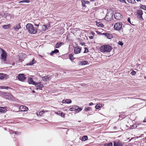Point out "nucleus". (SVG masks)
Instances as JSON below:
<instances>
[{
	"label": "nucleus",
	"mask_w": 146,
	"mask_h": 146,
	"mask_svg": "<svg viewBox=\"0 0 146 146\" xmlns=\"http://www.w3.org/2000/svg\"><path fill=\"white\" fill-rule=\"evenodd\" d=\"M26 27L28 32L31 34H35L37 32V29L34 28L33 25L31 23H28Z\"/></svg>",
	"instance_id": "1"
},
{
	"label": "nucleus",
	"mask_w": 146,
	"mask_h": 146,
	"mask_svg": "<svg viewBox=\"0 0 146 146\" xmlns=\"http://www.w3.org/2000/svg\"><path fill=\"white\" fill-rule=\"evenodd\" d=\"M112 49L111 47L108 44L102 45L100 48V51L103 53L110 52Z\"/></svg>",
	"instance_id": "2"
},
{
	"label": "nucleus",
	"mask_w": 146,
	"mask_h": 146,
	"mask_svg": "<svg viewBox=\"0 0 146 146\" xmlns=\"http://www.w3.org/2000/svg\"><path fill=\"white\" fill-rule=\"evenodd\" d=\"M0 51H2L1 58V60L4 62H5L7 60V52L3 49L1 48H0Z\"/></svg>",
	"instance_id": "3"
},
{
	"label": "nucleus",
	"mask_w": 146,
	"mask_h": 146,
	"mask_svg": "<svg viewBox=\"0 0 146 146\" xmlns=\"http://www.w3.org/2000/svg\"><path fill=\"white\" fill-rule=\"evenodd\" d=\"M122 24L121 23H115L114 26L115 30L117 31L120 30L122 28Z\"/></svg>",
	"instance_id": "4"
},
{
	"label": "nucleus",
	"mask_w": 146,
	"mask_h": 146,
	"mask_svg": "<svg viewBox=\"0 0 146 146\" xmlns=\"http://www.w3.org/2000/svg\"><path fill=\"white\" fill-rule=\"evenodd\" d=\"M137 17L141 21L143 20L142 15L143 14L142 11L141 10H138L137 12Z\"/></svg>",
	"instance_id": "5"
},
{
	"label": "nucleus",
	"mask_w": 146,
	"mask_h": 146,
	"mask_svg": "<svg viewBox=\"0 0 146 146\" xmlns=\"http://www.w3.org/2000/svg\"><path fill=\"white\" fill-rule=\"evenodd\" d=\"M25 76L26 75L23 74H19L18 75V79L21 82H24L26 79Z\"/></svg>",
	"instance_id": "6"
},
{
	"label": "nucleus",
	"mask_w": 146,
	"mask_h": 146,
	"mask_svg": "<svg viewBox=\"0 0 146 146\" xmlns=\"http://www.w3.org/2000/svg\"><path fill=\"white\" fill-rule=\"evenodd\" d=\"M113 18V14L110 13H107L105 18V19L106 21H111Z\"/></svg>",
	"instance_id": "7"
},
{
	"label": "nucleus",
	"mask_w": 146,
	"mask_h": 146,
	"mask_svg": "<svg viewBox=\"0 0 146 146\" xmlns=\"http://www.w3.org/2000/svg\"><path fill=\"white\" fill-rule=\"evenodd\" d=\"M81 50V48H79L78 46H76L74 48V52L75 54H78L80 53Z\"/></svg>",
	"instance_id": "8"
},
{
	"label": "nucleus",
	"mask_w": 146,
	"mask_h": 146,
	"mask_svg": "<svg viewBox=\"0 0 146 146\" xmlns=\"http://www.w3.org/2000/svg\"><path fill=\"white\" fill-rule=\"evenodd\" d=\"M36 87V89H40L42 90V88L43 87V84H41V82H39L38 83H35L34 85Z\"/></svg>",
	"instance_id": "9"
},
{
	"label": "nucleus",
	"mask_w": 146,
	"mask_h": 146,
	"mask_svg": "<svg viewBox=\"0 0 146 146\" xmlns=\"http://www.w3.org/2000/svg\"><path fill=\"white\" fill-rule=\"evenodd\" d=\"M114 17L115 19L119 20L122 17V15L119 13H115L114 14Z\"/></svg>",
	"instance_id": "10"
},
{
	"label": "nucleus",
	"mask_w": 146,
	"mask_h": 146,
	"mask_svg": "<svg viewBox=\"0 0 146 146\" xmlns=\"http://www.w3.org/2000/svg\"><path fill=\"white\" fill-rule=\"evenodd\" d=\"M41 29L43 31H45L47 29L48 26L44 24V23H42L40 25Z\"/></svg>",
	"instance_id": "11"
},
{
	"label": "nucleus",
	"mask_w": 146,
	"mask_h": 146,
	"mask_svg": "<svg viewBox=\"0 0 146 146\" xmlns=\"http://www.w3.org/2000/svg\"><path fill=\"white\" fill-rule=\"evenodd\" d=\"M113 146H123V144L120 141H113Z\"/></svg>",
	"instance_id": "12"
},
{
	"label": "nucleus",
	"mask_w": 146,
	"mask_h": 146,
	"mask_svg": "<svg viewBox=\"0 0 146 146\" xmlns=\"http://www.w3.org/2000/svg\"><path fill=\"white\" fill-rule=\"evenodd\" d=\"M52 78V76L47 75L44 76L42 77V80L44 82H46L47 80H49L51 79Z\"/></svg>",
	"instance_id": "13"
},
{
	"label": "nucleus",
	"mask_w": 146,
	"mask_h": 146,
	"mask_svg": "<svg viewBox=\"0 0 146 146\" xmlns=\"http://www.w3.org/2000/svg\"><path fill=\"white\" fill-rule=\"evenodd\" d=\"M19 110L21 111H25L28 110V108L25 106L22 105L19 108Z\"/></svg>",
	"instance_id": "14"
},
{
	"label": "nucleus",
	"mask_w": 146,
	"mask_h": 146,
	"mask_svg": "<svg viewBox=\"0 0 146 146\" xmlns=\"http://www.w3.org/2000/svg\"><path fill=\"white\" fill-rule=\"evenodd\" d=\"M102 35H105L107 38L109 39H111L113 37L112 35L111 34H110L108 33H102Z\"/></svg>",
	"instance_id": "15"
},
{
	"label": "nucleus",
	"mask_w": 146,
	"mask_h": 146,
	"mask_svg": "<svg viewBox=\"0 0 146 146\" xmlns=\"http://www.w3.org/2000/svg\"><path fill=\"white\" fill-rule=\"evenodd\" d=\"M74 108L75 111L78 112L81 111L82 110V108L79 107V106H74Z\"/></svg>",
	"instance_id": "16"
},
{
	"label": "nucleus",
	"mask_w": 146,
	"mask_h": 146,
	"mask_svg": "<svg viewBox=\"0 0 146 146\" xmlns=\"http://www.w3.org/2000/svg\"><path fill=\"white\" fill-rule=\"evenodd\" d=\"M28 82L29 84H32L34 85L35 84V82L33 81L32 78L30 77L28 78Z\"/></svg>",
	"instance_id": "17"
},
{
	"label": "nucleus",
	"mask_w": 146,
	"mask_h": 146,
	"mask_svg": "<svg viewBox=\"0 0 146 146\" xmlns=\"http://www.w3.org/2000/svg\"><path fill=\"white\" fill-rule=\"evenodd\" d=\"M13 28L14 29L15 31L17 30H19L21 28V23H19L18 24L16 25V26L13 27Z\"/></svg>",
	"instance_id": "18"
},
{
	"label": "nucleus",
	"mask_w": 146,
	"mask_h": 146,
	"mask_svg": "<svg viewBox=\"0 0 146 146\" xmlns=\"http://www.w3.org/2000/svg\"><path fill=\"white\" fill-rule=\"evenodd\" d=\"M56 114L61 116L63 117H64L65 114L62 111H57Z\"/></svg>",
	"instance_id": "19"
},
{
	"label": "nucleus",
	"mask_w": 146,
	"mask_h": 146,
	"mask_svg": "<svg viewBox=\"0 0 146 146\" xmlns=\"http://www.w3.org/2000/svg\"><path fill=\"white\" fill-rule=\"evenodd\" d=\"M88 62L87 61H84L81 62H80L78 64L79 65H84L87 64L88 63Z\"/></svg>",
	"instance_id": "20"
},
{
	"label": "nucleus",
	"mask_w": 146,
	"mask_h": 146,
	"mask_svg": "<svg viewBox=\"0 0 146 146\" xmlns=\"http://www.w3.org/2000/svg\"><path fill=\"white\" fill-rule=\"evenodd\" d=\"M0 111L1 113H4L6 112L5 107H0Z\"/></svg>",
	"instance_id": "21"
},
{
	"label": "nucleus",
	"mask_w": 146,
	"mask_h": 146,
	"mask_svg": "<svg viewBox=\"0 0 146 146\" xmlns=\"http://www.w3.org/2000/svg\"><path fill=\"white\" fill-rule=\"evenodd\" d=\"M59 52V50L57 49H56L53 51H52L50 53V55L52 56L54 53H56Z\"/></svg>",
	"instance_id": "22"
},
{
	"label": "nucleus",
	"mask_w": 146,
	"mask_h": 146,
	"mask_svg": "<svg viewBox=\"0 0 146 146\" xmlns=\"http://www.w3.org/2000/svg\"><path fill=\"white\" fill-rule=\"evenodd\" d=\"M63 44V43L62 42H59L57 43L55 46V48H58L60 47Z\"/></svg>",
	"instance_id": "23"
},
{
	"label": "nucleus",
	"mask_w": 146,
	"mask_h": 146,
	"mask_svg": "<svg viewBox=\"0 0 146 146\" xmlns=\"http://www.w3.org/2000/svg\"><path fill=\"white\" fill-rule=\"evenodd\" d=\"M10 26L11 25L9 24L7 25H5L3 26L2 28L4 29H7L10 27Z\"/></svg>",
	"instance_id": "24"
},
{
	"label": "nucleus",
	"mask_w": 146,
	"mask_h": 146,
	"mask_svg": "<svg viewBox=\"0 0 146 146\" xmlns=\"http://www.w3.org/2000/svg\"><path fill=\"white\" fill-rule=\"evenodd\" d=\"M96 25L98 27H103L104 26L103 24L100 22L97 23Z\"/></svg>",
	"instance_id": "25"
},
{
	"label": "nucleus",
	"mask_w": 146,
	"mask_h": 146,
	"mask_svg": "<svg viewBox=\"0 0 146 146\" xmlns=\"http://www.w3.org/2000/svg\"><path fill=\"white\" fill-rule=\"evenodd\" d=\"M88 137L86 135L84 136L82 138L81 140L82 141H85L88 140Z\"/></svg>",
	"instance_id": "26"
},
{
	"label": "nucleus",
	"mask_w": 146,
	"mask_h": 146,
	"mask_svg": "<svg viewBox=\"0 0 146 146\" xmlns=\"http://www.w3.org/2000/svg\"><path fill=\"white\" fill-rule=\"evenodd\" d=\"M6 75L3 73H0V79H3L6 77Z\"/></svg>",
	"instance_id": "27"
},
{
	"label": "nucleus",
	"mask_w": 146,
	"mask_h": 146,
	"mask_svg": "<svg viewBox=\"0 0 146 146\" xmlns=\"http://www.w3.org/2000/svg\"><path fill=\"white\" fill-rule=\"evenodd\" d=\"M127 1L129 3L135 4L136 3L135 0H127Z\"/></svg>",
	"instance_id": "28"
},
{
	"label": "nucleus",
	"mask_w": 146,
	"mask_h": 146,
	"mask_svg": "<svg viewBox=\"0 0 146 146\" xmlns=\"http://www.w3.org/2000/svg\"><path fill=\"white\" fill-rule=\"evenodd\" d=\"M70 59L72 61L74 59L73 55L72 54H70L69 56Z\"/></svg>",
	"instance_id": "29"
},
{
	"label": "nucleus",
	"mask_w": 146,
	"mask_h": 146,
	"mask_svg": "<svg viewBox=\"0 0 146 146\" xmlns=\"http://www.w3.org/2000/svg\"><path fill=\"white\" fill-rule=\"evenodd\" d=\"M36 62V60H35L34 59H33L32 61V62H29L28 64V65H32L34 64Z\"/></svg>",
	"instance_id": "30"
},
{
	"label": "nucleus",
	"mask_w": 146,
	"mask_h": 146,
	"mask_svg": "<svg viewBox=\"0 0 146 146\" xmlns=\"http://www.w3.org/2000/svg\"><path fill=\"white\" fill-rule=\"evenodd\" d=\"M112 143L111 142L109 143H106L104 144V146H112Z\"/></svg>",
	"instance_id": "31"
},
{
	"label": "nucleus",
	"mask_w": 146,
	"mask_h": 146,
	"mask_svg": "<svg viewBox=\"0 0 146 146\" xmlns=\"http://www.w3.org/2000/svg\"><path fill=\"white\" fill-rule=\"evenodd\" d=\"M102 106L101 104H97L95 107L96 109H98Z\"/></svg>",
	"instance_id": "32"
},
{
	"label": "nucleus",
	"mask_w": 146,
	"mask_h": 146,
	"mask_svg": "<svg viewBox=\"0 0 146 146\" xmlns=\"http://www.w3.org/2000/svg\"><path fill=\"white\" fill-rule=\"evenodd\" d=\"M140 8L146 11V5H141L140 6Z\"/></svg>",
	"instance_id": "33"
},
{
	"label": "nucleus",
	"mask_w": 146,
	"mask_h": 146,
	"mask_svg": "<svg viewBox=\"0 0 146 146\" xmlns=\"http://www.w3.org/2000/svg\"><path fill=\"white\" fill-rule=\"evenodd\" d=\"M66 103L69 104L72 103V101L70 99H66L65 100Z\"/></svg>",
	"instance_id": "34"
},
{
	"label": "nucleus",
	"mask_w": 146,
	"mask_h": 146,
	"mask_svg": "<svg viewBox=\"0 0 146 146\" xmlns=\"http://www.w3.org/2000/svg\"><path fill=\"white\" fill-rule=\"evenodd\" d=\"M13 97L12 95L9 94H8V95H6V98L8 99H11Z\"/></svg>",
	"instance_id": "35"
},
{
	"label": "nucleus",
	"mask_w": 146,
	"mask_h": 146,
	"mask_svg": "<svg viewBox=\"0 0 146 146\" xmlns=\"http://www.w3.org/2000/svg\"><path fill=\"white\" fill-rule=\"evenodd\" d=\"M47 111H45L44 110H43L42 111L40 112L39 113V115H42L44 112H47Z\"/></svg>",
	"instance_id": "36"
},
{
	"label": "nucleus",
	"mask_w": 146,
	"mask_h": 146,
	"mask_svg": "<svg viewBox=\"0 0 146 146\" xmlns=\"http://www.w3.org/2000/svg\"><path fill=\"white\" fill-rule=\"evenodd\" d=\"M81 2L82 3V6L83 7V9H84H84L86 7V6L85 5V4L82 1H81Z\"/></svg>",
	"instance_id": "37"
},
{
	"label": "nucleus",
	"mask_w": 146,
	"mask_h": 146,
	"mask_svg": "<svg viewBox=\"0 0 146 146\" xmlns=\"http://www.w3.org/2000/svg\"><path fill=\"white\" fill-rule=\"evenodd\" d=\"M83 2H84L85 4H89L90 3V2L86 0H82Z\"/></svg>",
	"instance_id": "38"
},
{
	"label": "nucleus",
	"mask_w": 146,
	"mask_h": 146,
	"mask_svg": "<svg viewBox=\"0 0 146 146\" xmlns=\"http://www.w3.org/2000/svg\"><path fill=\"white\" fill-rule=\"evenodd\" d=\"M69 110L71 111H75V110L74 108V106L70 108L69 109Z\"/></svg>",
	"instance_id": "39"
},
{
	"label": "nucleus",
	"mask_w": 146,
	"mask_h": 146,
	"mask_svg": "<svg viewBox=\"0 0 146 146\" xmlns=\"http://www.w3.org/2000/svg\"><path fill=\"white\" fill-rule=\"evenodd\" d=\"M2 89L8 90L10 88L8 86H2L1 87Z\"/></svg>",
	"instance_id": "40"
},
{
	"label": "nucleus",
	"mask_w": 146,
	"mask_h": 146,
	"mask_svg": "<svg viewBox=\"0 0 146 146\" xmlns=\"http://www.w3.org/2000/svg\"><path fill=\"white\" fill-rule=\"evenodd\" d=\"M90 107H87L85 109V110L86 111H88L89 110H90Z\"/></svg>",
	"instance_id": "41"
},
{
	"label": "nucleus",
	"mask_w": 146,
	"mask_h": 146,
	"mask_svg": "<svg viewBox=\"0 0 146 146\" xmlns=\"http://www.w3.org/2000/svg\"><path fill=\"white\" fill-rule=\"evenodd\" d=\"M88 52V50L85 47V50L84 52V53H86Z\"/></svg>",
	"instance_id": "42"
},
{
	"label": "nucleus",
	"mask_w": 146,
	"mask_h": 146,
	"mask_svg": "<svg viewBox=\"0 0 146 146\" xmlns=\"http://www.w3.org/2000/svg\"><path fill=\"white\" fill-rule=\"evenodd\" d=\"M136 74V72L135 71L133 70L131 72V74L132 75H134L135 74Z\"/></svg>",
	"instance_id": "43"
},
{
	"label": "nucleus",
	"mask_w": 146,
	"mask_h": 146,
	"mask_svg": "<svg viewBox=\"0 0 146 146\" xmlns=\"http://www.w3.org/2000/svg\"><path fill=\"white\" fill-rule=\"evenodd\" d=\"M118 43L119 44V45L122 46L123 45V43L122 41H119Z\"/></svg>",
	"instance_id": "44"
},
{
	"label": "nucleus",
	"mask_w": 146,
	"mask_h": 146,
	"mask_svg": "<svg viewBox=\"0 0 146 146\" xmlns=\"http://www.w3.org/2000/svg\"><path fill=\"white\" fill-rule=\"evenodd\" d=\"M119 1L121 2L122 3H126V2L125 1V0H119Z\"/></svg>",
	"instance_id": "45"
},
{
	"label": "nucleus",
	"mask_w": 146,
	"mask_h": 146,
	"mask_svg": "<svg viewBox=\"0 0 146 146\" xmlns=\"http://www.w3.org/2000/svg\"><path fill=\"white\" fill-rule=\"evenodd\" d=\"M23 1L24 3H29L30 2L29 0H24Z\"/></svg>",
	"instance_id": "46"
},
{
	"label": "nucleus",
	"mask_w": 146,
	"mask_h": 146,
	"mask_svg": "<svg viewBox=\"0 0 146 146\" xmlns=\"http://www.w3.org/2000/svg\"><path fill=\"white\" fill-rule=\"evenodd\" d=\"M96 33L98 34H99V35H102V33H101L100 32H99L98 31H96Z\"/></svg>",
	"instance_id": "47"
},
{
	"label": "nucleus",
	"mask_w": 146,
	"mask_h": 146,
	"mask_svg": "<svg viewBox=\"0 0 146 146\" xmlns=\"http://www.w3.org/2000/svg\"><path fill=\"white\" fill-rule=\"evenodd\" d=\"M127 21L128 22H129V23H130L131 24V23L130 22V18H128V19H127Z\"/></svg>",
	"instance_id": "48"
},
{
	"label": "nucleus",
	"mask_w": 146,
	"mask_h": 146,
	"mask_svg": "<svg viewBox=\"0 0 146 146\" xmlns=\"http://www.w3.org/2000/svg\"><path fill=\"white\" fill-rule=\"evenodd\" d=\"M65 100H63L62 102V103L63 104L64 103H66V102H65Z\"/></svg>",
	"instance_id": "49"
},
{
	"label": "nucleus",
	"mask_w": 146,
	"mask_h": 146,
	"mask_svg": "<svg viewBox=\"0 0 146 146\" xmlns=\"http://www.w3.org/2000/svg\"><path fill=\"white\" fill-rule=\"evenodd\" d=\"M24 3L23 0L20 1L19 2V3Z\"/></svg>",
	"instance_id": "50"
},
{
	"label": "nucleus",
	"mask_w": 146,
	"mask_h": 146,
	"mask_svg": "<svg viewBox=\"0 0 146 146\" xmlns=\"http://www.w3.org/2000/svg\"><path fill=\"white\" fill-rule=\"evenodd\" d=\"M13 133L16 134H18L19 133L17 131H14L13 132Z\"/></svg>",
	"instance_id": "51"
},
{
	"label": "nucleus",
	"mask_w": 146,
	"mask_h": 146,
	"mask_svg": "<svg viewBox=\"0 0 146 146\" xmlns=\"http://www.w3.org/2000/svg\"><path fill=\"white\" fill-rule=\"evenodd\" d=\"M39 24H40V23H39V24H35L34 25L35 26L38 27L39 26Z\"/></svg>",
	"instance_id": "52"
},
{
	"label": "nucleus",
	"mask_w": 146,
	"mask_h": 146,
	"mask_svg": "<svg viewBox=\"0 0 146 146\" xmlns=\"http://www.w3.org/2000/svg\"><path fill=\"white\" fill-rule=\"evenodd\" d=\"M19 60L20 62H22L23 61L22 59L21 58H19Z\"/></svg>",
	"instance_id": "53"
},
{
	"label": "nucleus",
	"mask_w": 146,
	"mask_h": 146,
	"mask_svg": "<svg viewBox=\"0 0 146 146\" xmlns=\"http://www.w3.org/2000/svg\"><path fill=\"white\" fill-rule=\"evenodd\" d=\"M89 105L90 106H91L93 105V103L92 102H91L90 103H89Z\"/></svg>",
	"instance_id": "54"
},
{
	"label": "nucleus",
	"mask_w": 146,
	"mask_h": 146,
	"mask_svg": "<svg viewBox=\"0 0 146 146\" xmlns=\"http://www.w3.org/2000/svg\"><path fill=\"white\" fill-rule=\"evenodd\" d=\"M91 33L93 36L95 34V33L94 32H91Z\"/></svg>",
	"instance_id": "55"
},
{
	"label": "nucleus",
	"mask_w": 146,
	"mask_h": 146,
	"mask_svg": "<svg viewBox=\"0 0 146 146\" xmlns=\"http://www.w3.org/2000/svg\"><path fill=\"white\" fill-rule=\"evenodd\" d=\"M90 39H92L93 38V36H90Z\"/></svg>",
	"instance_id": "56"
},
{
	"label": "nucleus",
	"mask_w": 146,
	"mask_h": 146,
	"mask_svg": "<svg viewBox=\"0 0 146 146\" xmlns=\"http://www.w3.org/2000/svg\"><path fill=\"white\" fill-rule=\"evenodd\" d=\"M95 0H90V1L91 2H93L95 1Z\"/></svg>",
	"instance_id": "57"
},
{
	"label": "nucleus",
	"mask_w": 146,
	"mask_h": 146,
	"mask_svg": "<svg viewBox=\"0 0 146 146\" xmlns=\"http://www.w3.org/2000/svg\"><path fill=\"white\" fill-rule=\"evenodd\" d=\"M39 56L41 58H42L43 56L42 55H39Z\"/></svg>",
	"instance_id": "58"
},
{
	"label": "nucleus",
	"mask_w": 146,
	"mask_h": 146,
	"mask_svg": "<svg viewBox=\"0 0 146 146\" xmlns=\"http://www.w3.org/2000/svg\"><path fill=\"white\" fill-rule=\"evenodd\" d=\"M137 2H140L141 0H136Z\"/></svg>",
	"instance_id": "59"
},
{
	"label": "nucleus",
	"mask_w": 146,
	"mask_h": 146,
	"mask_svg": "<svg viewBox=\"0 0 146 146\" xmlns=\"http://www.w3.org/2000/svg\"><path fill=\"white\" fill-rule=\"evenodd\" d=\"M143 122H146V121L145 119H144L143 121Z\"/></svg>",
	"instance_id": "60"
},
{
	"label": "nucleus",
	"mask_w": 146,
	"mask_h": 146,
	"mask_svg": "<svg viewBox=\"0 0 146 146\" xmlns=\"http://www.w3.org/2000/svg\"><path fill=\"white\" fill-rule=\"evenodd\" d=\"M114 128H116V127H114Z\"/></svg>",
	"instance_id": "61"
},
{
	"label": "nucleus",
	"mask_w": 146,
	"mask_h": 146,
	"mask_svg": "<svg viewBox=\"0 0 146 146\" xmlns=\"http://www.w3.org/2000/svg\"><path fill=\"white\" fill-rule=\"evenodd\" d=\"M33 92H35V91L34 90H33Z\"/></svg>",
	"instance_id": "62"
},
{
	"label": "nucleus",
	"mask_w": 146,
	"mask_h": 146,
	"mask_svg": "<svg viewBox=\"0 0 146 146\" xmlns=\"http://www.w3.org/2000/svg\"><path fill=\"white\" fill-rule=\"evenodd\" d=\"M96 5V3H95V5Z\"/></svg>",
	"instance_id": "63"
},
{
	"label": "nucleus",
	"mask_w": 146,
	"mask_h": 146,
	"mask_svg": "<svg viewBox=\"0 0 146 146\" xmlns=\"http://www.w3.org/2000/svg\"><path fill=\"white\" fill-rule=\"evenodd\" d=\"M145 139L146 140V137H145Z\"/></svg>",
	"instance_id": "64"
}]
</instances>
